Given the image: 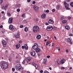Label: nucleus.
Masks as SVG:
<instances>
[{"label": "nucleus", "instance_id": "052dcab7", "mask_svg": "<svg viewBox=\"0 0 73 73\" xmlns=\"http://www.w3.org/2000/svg\"><path fill=\"white\" fill-rule=\"evenodd\" d=\"M70 19H71V17H68V19H69V20H70Z\"/></svg>", "mask_w": 73, "mask_h": 73}, {"label": "nucleus", "instance_id": "338daca9", "mask_svg": "<svg viewBox=\"0 0 73 73\" xmlns=\"http://www.w3.org/2000/svg\"><path fill=\"white\" fill-rule=\"evenodd\" d=\"M45 24L46 25H48V23H45Z\"/></svg>", "mask_w": 73, "mask_h": 73}, {"label": "nucleus", "instance_id": "20e7f679", "mask_svg": "<svg viewBox=\"0 0 73 73\" xmlns=\"http://www.w3.org/2000/svg\"><path fill=\"white\" fill-rule=\"evenodd\" d=\"M64 3L65 5V8H66L67 10H70V8L68 7L69 6V4H67L66 2H64Z\"/></svg>", "mask_w": 73, "mask_h": 73}, {"label": "nucleus", "instance_id": "bb28decb", "mask_svg": "<svg viewBox=\"0 0 73 73\" xmlns=\"http://www.w3.org/2000/svg\"><path fill=\"white\" fill-rule=\"evenodd\" d=\"M56 8L57 9H60V5H57L56 6Z\"/></svg>", "mask_w": 73, "mask_h": 73}, {"label": "nucleus", "instance_id": "6e6d98bb", "mask_svg": "<svg viewBox=\"0 0 73 73\" xmlns=\"http://www.w3.org/2000/svg\"><path fill=\"white\" fill-rule=\"evenodd\" d=\"M1 13H2V14H4V11H2L1 12Z\"/></svg>", "mask_w": 73, "mask_h": 73}, {"label": "nucleus", "instance_id": "c85d7f7f", "mask_svg": "<svg viewBox=\"0 0 73 73\" xmlns=\"http://www.w3.org/2000/svg\"><path fill=\"white\" fill-rule=\"evenodd\" d=\"M25 17V14H23L22 15V17H23V18Z\"/></svg>", "mask_w": 73, "mask_h": 73}, {"label": "nucleus", "instance_id": "7ed1b4c3", "mask_svg": "<svg viewBox=\"0 0 73 73\" xmlns=\"http://www.w3.org/2000/svg\"><path fill=\"white\" fill-rule=\"evenodd\" d=\"M15 68L17 70H20L21 69V64H18L17 65Z\"/></svg>", "mask_w": 73, "mask_h": 73}, {"label": "nucleus", "instance_id": "58836bf2", "mask_svg": "<svg viewBox=\"0 0 73 73\" xmlns=\"http://www.w3.org/2000/svg\"><path fill=\"white\" fill-rule=\"evenodd\" d=\"M46 13H49V10H47L46 11Z\"/></svg>", "mask_w": 73, "mask_h": 73}, {"label": "nucleus", "instance_id": "774afa93", "mask_svg": "<svg viewBox=\"0 0 73 73\" xmlns=\"http://www.w3.org/2000/svg\"><path fill=\"white\" fill-rule=\"evenodd\" d=\"M27 73H30V72L29 71H27Z\"/></svg>", "mask_w": 73, "mask_h": 73}, {"label": "nucleus", "instance_id": "1a4fd4ad", "mask_svg": "<svg viewBox=\"0 0 73 73\" xmlns=\"http://www.w3.org/2000/svg\"><path fill=\"white\" fill-rule=\"evenodd\" d=\"M2 44L4 47H5L7 45V42L5 41L4 40H3L2 41Z\"/></svg>", "mask_w": 73, "mask_h": 73}, {"label": "nucleus", "instance_id": "864d4df0", "mask_svg": "<svg viewBox=\"0 0 73 73\" xmlns=\"http://www.w3.org/2000/svg\"><path fill=\"white\" fill-rule=\"evenodd\" d=\"M27 64H28V65H29V64H30L29 63V61H28V60L27 62Z\"/></svg>", "mask_w": 73, "mask_h": 73}, {"label": "nucleus", "instance_id": "2eb2a0df", "mask_svg": "<svg viewBox=\"0 0 73 73\" xmlns=\"http://www.w3.org/2000/svg\"><path fill=\"white\" fill-rule=\"evenodd\" d=\"M15 37L16 38H18L20 37V34L17 33V35H15Z\"/></svg>", "mask_w": 73, "mask_h": 73}, {"label": "nucleus", "instance_id": "9b49d317", "mask_svg": "<svg viewBox=\"0 0 73 73\" xmlns=\"http://www.w3.org/2000/svg\"><path fill=\"white\" fill-rule=\"evenodd\" d=\"M13 18H9L8 21V23L10 24H11V23H12V22H13Z\"/></svg>", "mask_w": 73, "mask_h": 73}, {"label": "nucleus", "instance_id": "f257e3e1", "mask_svg": "<svg viewBox=\"0 0 73 73\" xmlns=\"http://www.w3.org/2000/svg\"><path fill=\"white\" fill-rule=\"evenodd\" d=\"M0 66L2 69H6L8 67V63L3 61L1 63Z\"/></svg>", "mask_w": 73, "mask_h": 73}, {"label": "nucleus", "instance_id": "dca6fc26", "mask_svg": "<svg viewBox=\"0 0 73 73\" xmlns=\"http://www.w3.org/2000/svg\"><path fill=\"white\" fill-rule=\"evenodd\" d=\"M45 17H46V14H43L41 16V18L42 19H45Z\"/></svg>", "mask_w": 73, "mask_h": 73}, {"label": "nucleus", "instance_id": "49530a36", "mask_svg": "<svg viewBox=\"0 0 73 73\" xmlns=\"http://www.w3.org/2000/svg\"><path fill=\"white\" fill-rule=\"evenodd\" d=\"M54 43H52V46L53 47V46H54Z\"/></svg>", "mask_w": 73, "mask_h": 73}, {"label": "nucleus", "instance_id": "37998d69", "mask_svg": "<svg viewBox=\"0 0 73 73\" xmlns=\"http://www.w3.org/2000/svg\"><path fill=\"white\" fill-rule=\"evenodd\" d=\"M32 3L33 4H35L36 3V1H34Z\"/></svg>", "mask_w": 73, "mask_h": 73}, {"label": "nucleus", "instance_id": "a211bd4d", "mask_svg": "<svg viewBox=\"0 0 73 73\" xmlns=\"http://www.w3.org/2000/svg\"><path fill=\"white\" fill-rule=\"evenodd\" d=\"M41 50L40 48H37L35 50V51L36 52H40V51H41Z\"/></svg>", "mask_w": 73, "mask_h": 73}, {"label": "nucleus", "instance_id": "603ef678", "mask_svg": "<svg viewBox=\"0 0 73 73\" xmlns=\"http://www.w3.org/2000/svg\"><path fill=\"white\" fill-rule=\"evenodd\" d=\"M38 56H41V54L40 53H38Z\"/></svg>", "mask_w": 73, "mask_h": 73}, {"label": "nucleus", "instance_id": "a19ab883", "mask_svg": "<svg viewBox=\"0 0 73 73\" xmlns=\"http://www.w3.org/2000/svg\"><path fill=\"white\" fill-rule=\"evenodd\" d=\"M0 3H1V4L3 3V0H0Z\"/></svg>", "mask_w": 73, "mask_h": 73}, {"label": "nucleus", "instance_id": "423d86ee", "mask_svg": "<svg viewBox=\"0 0 73 73\" xmlns=\"http://www.w3.org/2000/svg\"><path fill=\"white\" fill-rule=\"evenodd\" d=\"M33 8L35 11H38L39 8L38 6L34 5L33 6Z\"/></svg>", "mask_w": 73, "mask_h": 73}, {"label": "nucleus", "instance_id": "4468645a", "mask_svg": "<svg viewBox=\"0 0 73 73\" xmlns=\"http://www.w3.org/2000/svg\"><path fill=\"white\" fill-rule=\"evenodd\" d=\"M31 54L32 56H33V57H35V54H36V53L35 52L33 51L31 52Z\"/></svg>", "mask_w": 73, "mask_h": 73}, {"label": "nucleus", "instance_id": "ddd939ff", "mask_svg": "<svg viewBox=\"0 0 73 73\" xmlns=\"http://www.w3.org/2000/svg\"><path fill=\"white\" fill-rule=\"evenodd\" d=\"M48 23L49 24H53V23H54V21H53V20H52L51 19H50L48 21Z\"/></svg>", "mask_w": 73, "mask_h": 73}, {"label": "nucleus", "instance_id": "13d9d810", "mask_svg": "<svg viewBox=\"0 0 73 73\" xmlns=\"http://www.w3.org/2000/svg\"><path fill=\"white\" fill-rule=\"evenodd\" d=\"M6 41H8L9 40H8V38H6Z\"/></svg>", "mask_w": 73, "mask_h": 73}, {"label": "nucleus", "instance_id": "6e6552de", "mask_svg": "<svg viewBox=\"0 0 73 73\" xmlns=\"http://www.w3.org/2000/svg\"><path fill=\"white\" fill-rule=\"evenodd\" d=\"M22 49H24V48H25V50H28V47L27 44H25V46H22Z\"/></svg>", "mask_w": 73, "mask_h": 73}, {"label": "nucleus", "instance_id": "0e129e2a", "mask_svg": "<svg viewBox=\"0 0 73 73\" xmlns=\"http://www.w3.org/2000/svg\"><path fill=\"white\" fill-rule=\"evenodd\" d=\"M66 1H67V2H69L70 1L69 0H66Z\"/></svg>", "mask_w": 73, "mask_h": 73}, {"label": "nucleus", "instance_id": "72a5a7b5", "mask_svg": "<svg viewBox=\"0 0 73 73\" xmlns=\"http://www.w3.org/2000/svg\"><path fill=\"white\" fill-rule=\"evenodd\" d=\"M60 62H61V63L62 64H64V62H64V61L63 60H61L60 61Z\"/></svg>", "mask_w": 73, "mask_h": 73}, {"label": "nucleus", "instance_id": "f3484780", "mask_svg": "<svg viewBox=\"0 0 73 73\" xmlns=\"http://www.w3.org/2000/svg\"><path fill=\"white\" fill-rule=\"evenodd\" d=\"M9 29L10 30H13L14 29V28L13 27V25H10L9 26Z\"/></svg>", "mask_w": 73, "mask_h": 73}, {"label": "nucleus", "instance_id": "3c124183", "mask_svg": "<svg viewBox=\"0 0 73 73\" xmlns=\"http://www.w3.org/2000/svg\"><path fill=\"white\" fill-rule=\"evenodd\" d=\"M40 73H43V70H41L40 71Z\"/></svg>", "mask_w": 73, "mask_h": 73}, {"label": "nucleus", "instance_id": "4d7b16f0", "mask_svg": "<svg viewBox=\"0 0 73 73\" xmlns=\"http://www.w3.org/2000/svg\"><path fill=\"white\" fill-rule=\"evenodd\" d=\"M66 53H68V52H69V51L67 49L66 50Z\"/></svg>", "mask_w": 73, "mask_h": 73}, {"label": "nucleus", "instance_id": "0eeeda50", "mask_svg": "<svg viewBox=\"0 0 73 73\" xmlns=\"http://www.w3.org/2000/svg\"><path fill=\"white\" fill-rule=\"evenodd\" d=\"M38 45H37L36 43H35L34 45L32 46L33 49L34 50L38 48Z\"/></svg>", "mask_w": 73, "mask_h": 73}, {"label": "nucleus", "instance_id": "e2e57ef3", "mask_svg": "<svg viewBox=\"0 0 73 73\" xmlns=\"http://www.w3.org/2000/svg\"><path fill=\"white\" fill-rule=\"evenodd\" d=\"M27 1L28 3H29L31 1V0H27Z\"/></svg>", "mask_w": 73, "mask_h": 73}, {"label": "nucleus", "instance_id": "7c9ffc66", "mask_svg": "<svg viewBox=\"0 0 73 73\" xmlns=\"http://www.w3.org/2000/svg\"><path fill=\"white\" fill-rule=\"evenodd\" d=\"M64 19V16H62L61 17L60 20H63V19Z\"/></svg>", "mask_w": 73, "mask_h": 73}, {"label": "nucleus", "instance_id": "de8ad7c7", "mask_svg": "<svg viewBox=\"0 0 73 73\" xmlns=\"http://www.w3.org/2000/svg\"><path fill=\"white\" fill-rule=\"evenodd\" d=\"M44 73H49L48 72L45 71Z\"/></svg>", "mask_w": 73, "mask_h": 73}, {"label": "nucleus", "instance_id": "69168bd1", "mask_svg": "<svg viewBox=\"0 0 73 73\" xmlns=\"http://www.w3.org/2000/svg\"><path fill=\"white\" fill-rule=\"evenodd\" d=\"M47 58H49V57H50V56L49 55H48L47 56Z\"/></svg>", "mask_w": 73, "mask_h": 73}, {"label": "nucleus", "instance_id": "9d476101", "mask_svg": "<svg viewBox=\"0 0 73 73\" xmlns=\"http://www.w3.org/2000/svg\"><path fill=\"white\" fill-rule=\"evenodd\" d=\"M8 7V4L6 5L5 6H3L2 7V9L6 10L7 9V8Z\"/></svg>", "mask_w": 73, "mask_h": 73}, {"label": "nucleus", "instance_id": "e433bc0d", "mask_svg": "<svg viewBox=\"0 0 73 73\" xmlns=\"http://www.w3.org/2000/svg\"><path fill=\"white\" fill-rule=\"evenodd\" d=\"M61 70L62 69H65V67H61Z\"/></svg>", "mask_w": 73, "mask_h": 73}, {"label": "nucleus", "instance_id": "412c9836", "mask_svg": "<svg viewBox=\"0 0 73 73\" xmlns=\"http://www.w3.org/2000/svg\"><path fill=\"white\" fill-rule=\"evenodd\" d=\"M41 35H38L36 37V38L37 39H40V38H41Z\"/></svg>", "mask_w": 73, "mask_h": 73}, {"label": "nucleus", "instance_id": "79ce46f5", "mask_svg": "<svg viewBox=\"0 0 73 73\" xmlns=\"http://www.w3.org/2000/svg\"><path fill=\"white\" fill-rule=\"evenodd\" d=\"M69 36H72L73 35L72 34H70L69 35Z\"/></svg>", "mask_w": 73, "mask_h": 73}, {"label": "nucleus", "instance_id": "c03bdc74", "mask_svg": "<svg viewBox=\"0 0 73 73\" xmlns=\"http://www.w3.org/2000/svg\"><path fill=\"white\" fill-rule=\"evenodd\" d=\"M12 71H15V68H12Z\"/></svg>", "mask_w": 73, "mask_h": 73}, {"label": "nucleus", "instance_id": "09e8293b", "mask_svg": "<svg viewBox=\"0 0 73 73\" xmlns=\"http://www.w3.org/2000/svg\"><path fill=\"white\" fill-rule=\"evenodd\" d=\"M19 43L20 44H21V43H22V41H21V40H20L19 41Z\"/></svg>", "mask_w": 73, "mask_h": 73}, {"label": "nucleus", "instance_id": "bf43d9fd", "mask_svg": "<svg viewBox=\"0 0 73 73\" xmlns=\"http://www.w3.org/2000/svg\"><path fill=\"white\" fill-rule=\"evenodd\" d=\"M43 64H46V62H43Z\"/></svg>", "mask_w": 73, "mask_h": 73}, {"label": "nucleus", "instance_id": "39448f33", "mask_svg": "<svg viewBox=\"0 0 73 73\" xmlns=\"http://www.w3.org/2000/svg\"><path fill=\"white\" fill-rule=\"evenodd\" d=\"M53 28V27L52 26H48L46 28V30L48 31H49L52 30Z\"/></svg>", "mask_w": 73, "mask_h": 73}, {"label": "nucleus", "instance_id": "a18cd8bd", "mask_svg": "<svg viewBox=\"0 0 73 73\" xmlns=\"http://www.w3.org/2000/svg\"><path fill=\"white\" fill-rule=\"evenodd\" d=\"M20 9H19L17 10V12H20Z\"/></svg>", "mask_w": 73, "mask_h": 73}, {"label": "nucleus", "instance_id": "5fc2aeb1", "mask_svg": "<svg viewBox=\"0 0 73 73\" xmlns=\"http://www.w3.org/2000/svg\"><path fill=\"white\" fill-rule=\"evenodd\" d=\"M23 69H24V68L22 67L21 66V70H23Z\"/></svg>", "mask_w": 73, "mask_h": 73}, {"label": "nucleus", "instance_id": "aec40b11", "mask_svg": "<svg viewBox=\"0 0 73 73\" xmlns=\"http://www.w3.org/2000/svg\"><path fill=\"white\" fill-rule=\"evenodd\" d=\"M65 28L66 29H67V30H69V29H70V27L69 26L67 25L65 27Z\"/></svg>", "mask_w": 73, "mask_h": 73}, {"label": "nucleus", "instance_id": "f03ea898", "mask_svg": "<svg viewBox=\"0 0 73 73\" xmlns=\"http://www.w3.org/2000/svg\"><path fill=\"white\" fill-rule=\"evenodd\" d=\"M33 31L34 33H38L40 31V28L37 26H34L33 28Z\"/></svg>", "mask_w": 73, "mask_h": 73}, {"label": "nucleus", "instance_id": "c756f323", "mask_svg": "<svg viewBox=\"0 0 73 73\" xmlns=\"http://www.w3.org/2000/svg\"><path fill=\"white\" fill-rule=\"evenodd\" d=\"M49 44H50V41L47 42L46 43V46H48L49 45Z\"/></svg>", "mask_w": 73, "mask_h": 73}, {"label": "nucleus", "instance_id": "c9c22d12", "mask_svg": "<svg viewBox=\"0 0 73 73\" xmlns=\"http://www.w3.org/2000/svg\"><path fill=\"white\" fill-rule=\"evenodd\" d=\"M24 27V26L23 25H21L20 26V28H23Z\"/></svg>", "mask_w": 73, "mask_h": 73}, {"label": "nucleus", "instance_id": "f8f14e48", "mask_svg": "<svg viewBox=\"0 0 73 73\" xmlns=\"http://www.w3.org/2000/svg\"><path fill=\"white\" fill-rule=\"evenodd\" d=\"M32 64L33 65V66H34L35 67L36 69H37V68H38V64H35V63L34 62H33L32 63Z\"/></svg>", "mask_w": 73, "mask_h": 73}, {"label": "nucleus", "instance_id": "a878e982", "mask_svg": "<svg viewBox=\"0 0 73 73\" xmlns=\"http://www.w3.org/2000/svg\"><path fill=\"white\" fill-rule=\"evenodd\" d=\"M25 61H26V59L25 58L24 59L22 62V63L23 64H25Z\"/></svg>", "mask_w": 73, "mask_h": 73}, {"label": "nucleus", "instance_id": "ea45409f", "mask_svg": "<svg viewBox=\"0 0 73 73\" xmlns=\"http://www.w3.org/2000/svg\"><path fill=\"white\" fill-rule=\"evenodd\" d=\"M55 9H53L52 10V11L53 12H55Z\"/></svg>", "mask_w": 73, "mask_h": 73}, {"label": "nucleus", "instance_id": "473e14b6", "mask_svg": "<svg viewBox=\"0 0 73 73\" xmlns=\"http://www.w3.org/2000/svg\"><path fill=\"white\" fill-rule=\"evenodd\" d=\"M7 15H8L9 17H10L11 16V14L9 13H7Z\"/></svg>", "mask_w": 73, "mask_h": 73}, {"label": "nucleus", "instance_id": "b1692460", "mask_svg": "<svg viewBox=\"0 0 73 73\" xmlns=\"http://www.w3.org/2000/svg\"><path fill=\"white\" fill-rule=\"evenodd\" d=\"M66 22H67L66 20H64L62 21V23H63V24H65V23H66Z\"/></svg>", "mask_w": 73, "mask_h": 73}, {"label": "nucleus", "instance_id": "4be33fe9", "mask_svg": "<svg viewBox=\"0 0 73 73\" xmlns=\"http://www.w3.org/2000/svg\"><path fill=\"white\" fill-rule=\"evenodd\" d=\"M31 59H32V58L31 57H29L27 58V61H30L31 60Z\"/></svg>", "mask_w": 73, "mask_h": 73}, {"label": "nucleus", "instance_id": "cd10ccee", "mask_svg": "<svg viewBox=\"0 0 73 73\" xmlns=\"http://www.w3.org/2000/svg\"><path fill=\"white\" fill-rule=\"evenodd\" d=\"M67 41L68 42H70V41H71V40H70V38H68L67 39Z\"/></svg>", "mask_w": 73, "mask_h": 73}, {"label": "nucleus", "instance_id": "f704fd0d", "mask_svg": "<svg viewBox=\"0 0 73 73\" xmlns=\"http://www.w3.org/2000/svg\"><path fill=\"white\" fill-rule=\"evenodd\" d=\"M8 60L9 61H11V60H12V58L9 57V58Z\"/></svg>", "mask_w": 73, "mask_h": 73}, {"label": "nucleus", "instance_id": "4c0bfd02", "mask_svg": "<svg viewBox=\"0 0 73 73\" xmlns=\"http://www.w3.org/2000/svg\"><path fill=\"white\" fill-rule=\"evenodd\" d=\"M46 58H44V59L43 62H46Z\"/></svg>", "mask_w": 73, "mask_h": 73}, {"label": "nucleus", "instance_id": "6ab92c4d", "mask_svg": "<svg viewBox=\"0 0 73 73\" xmlns=\"http://www.w3.org/2000/svg\"><path fill=\"white\" fill-rule=\"evenodd\" d=\"M20 44H18L16 45L17 49H19V48H20Z\"/></svg>", "mask_w": 73, "mask_h": 73}, {"label": "nucleus", "instance_id": "8fccbe9b", "mask_svg": "<svg viewBox=\"0 0 73 73\" xmlns=\"http://www.w3.org/2000/svg\"><path fill=\"white\" fill-rule=\"evenodd\" d=\"M18 7H21V5L19 4L17 5Z\"/></svg>", "mask_w": 73, "mask_h": 73}, {"label": "nucleus", "instance_id": "5701e85b", "mask_svg": "<svg viewBox=\"0 0 73 73\" xmlns=\"http://www.w3.org/2000/svg\"><path fill=\"white\" fill-rule=\"evenodd\" d=\"M24 31L25 32H27L28 31V29L27 27H25L24 29Z\"/></svg>", "mask_w": 73, "mask_h": 73}, {"label": "nucleus", "instance_id": "393cba45", "mask_svg": "<svg viewBox=\"0 0 73 73\" xmlns=\"http://www.w3.org/2000/svg\"><path fill=\"white\" fill-rule=\"evenodd\" d=\"M28 21H27L26 20H24L23 21V23H24L25 24H26V23H27V22Z\"/></svg>", "mask_w": 73, "mask_h": 73}, {"label": "nucleus", "instance_id": "2f4dec72", "mask_svg": "<svg viewBox=\"0 0 73 73\" xmlns=\"http://www.w3.org/2000/svg\"><path fill=\"white\" fill-rule=\"evenodd\" d=\"M70 6L72 7H73V2H72L70 3Z\"/></svg>", "mask_w": 73, "mask_h": 73}, {"label": "nucleus", "instance_id": "680f3d73", "mask_svg": "<svg viewBox=\"0 0 73 73\" xmlns=\"http://www.w3.org/2000/svg\"><path fill=\"white\" fill-rule=\"evenodd\" d=\"M3 28V25H1L0 26V28Z\"/></svg>", "mask_w": 73, "mask_h": 73}]
</instances>
